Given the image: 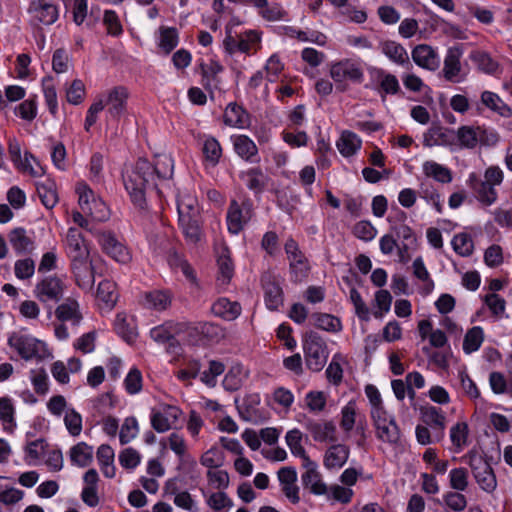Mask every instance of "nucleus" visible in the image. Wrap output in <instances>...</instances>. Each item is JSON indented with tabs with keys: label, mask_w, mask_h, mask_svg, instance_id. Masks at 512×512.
<instances>
[{
	"label": "nucleus",
	"mask_w": 512,
	"mask_h": 512,
	"mask_svg": "<svg viewBox=\"0 0 512 512\" xmlns=\"http://www.w3.org/2000/svg\"><path fill=\"white\" fill-rule=\"evenodd\" d=\"M173 168V160L169 156H159L153 163L145 158H139L131 171L123 174L124 186L132 203L144 209L148 190L155 191L161 196L159 182L171 179Z\"/></svg>",
	"instance_id": "obj_1"
},
{
	"label": "nucleus",
	"mask_w": 512,
	"mask_h": 512,
	"mask_svg": "<svg viewBox=\"0 0 512 512\" xmlns=\"http://www.w3.org/2000/svg\"><path fill=\"white\" fill-rule=\"evenodd\" d=\"M464 459L468 460L473 476L480 488L487 493H492L497 486L496 476L490 462L492 457L484 458L472 449L464 456Z\"/></svg>",
	"instance_id": "obj_2"
},
{
	"label": "nucleus",
	"mask_w": 512,
	"mask_h": 512,
	"mask_svg": "<svg viewBox=\"0 0 512 512\" xmlns=\"http://www.w3.org/2000/svg\"><path fill=\"white\" fill-rule=\"evenodd\" d=\"M303 350L306 366L313 372L323 369L327 361V345L315 331H307L303 335Z\"/></svg>",
	"instance_id": "obj_3"
},
{
	"label": "nucleus",
	"mask_w": 512,
	"mask_h": 512,
	"mask_svg": "<svg viewBox=\"0 0 512 512\" xmlns=\"http://www.w3.org/2000/svg\"><path fill=\"white\" fill-rule=\"evenodd\" d=\"M330 76L336 83V88L340 92H345L348 85L345 80L355 84H361L364 80V73L359 62L352 59H343L331 65Z\"/></svg>",
	"instance_id": "obj_4"
},
{
	"label": "nucleus",
	"mask_w": 512,
	"mask_h": 512,
	"mask_svg": "<svg viewBox=\"0 0 512 512\" xmlns=\"http://www.w3.org/2000/svg\"><path fill=\"white\" fill-rule=\"evenodd\" d=\"M65 288L66 285L61 278L49 275L35 285L34 295L51 310L52 306L49 303H58L62 300Z\"/></svg>",
	"instance_id": "obj_5"
},
{
	"label": "nucleus",
	"mask_w": 512,
	"mask_h": 512,
	"mask_svg": "<svg viewBox=\"0 0 512 512\" xmlns=\"http://www.w3.org/2000/svg\"><path fill=\"white\" fill-rule=\"evenodd\" d=\"M77 193L79 194V206L84 213L89 214L97 221H104L108 218V209L105 203L96 200L93 191L87 185H79Z\"/></svg>",
	"instance_id": "obj_6"
},
{
	"label": "nucleus",
	"mask_w": 512,
	"mask_h": 512,
	"mask_svg": "<svg viewBox=\"0 0 512 512\" xmlns=\"http://www.w3.org/2000/svg\"><path fill=\"white\" fill-rule=\"evenodd\" d=\"M98 242L105 254L115 261L126 264L131 260L129 250L116 238L111 231H97Z\"/></svg>",
	"instance_id": "obj_7"
},
{
	"label": "nucleus",
	"mask_w": 512,
	"mask_h": 512,
	"mask_svg": "<svg viewBox=\"0 0 512 512\" xmlns=\"http://www.w3.org/2000/svg\"><path fill=\"white\" fill-rule=\"evenodd\" d=\"M189 336H197L202 345L219 343L225 337V330L212 322H199L189 330Z\"/></svg>",
	"instance_id": "obj_8"
},
{
	"label": "nucleus",
	"mask_w": 512,
	"mask_h": 512,
	"mask_svg": "<svg viewBox=\"0 0 512 512\" xmlns=\"http://www.w3.org/2000/svg\"><path fill=\"white\" fill-rule=\"evenodd\" d=\"M128 97L129 92L124 86H116L108 92L105 106L113 120H119L126 113Z\"/></svg>",
	"instance_id": "obj_9"
},
{
	"label": "nucleus",
	"mask_w": 512,
	"mask_h": 512,
	"mask_svg": "<svg viewBox=\"0 0 512 512\" xmlns=\"http://www.w3.org/2000/svg\"><path fill=\"white\" fill-rule=\"evenodd\" d=\"M462 50L459 47H450L444 59L442 69L443 77L452 83H459L464 80L465 74H462L460 58Z\"/></svg>",
	"instance_id": "obj_10"
},
{
	"label": "nucleus",
	"mask_w": 512,
	"mask_h": 512,
	"mask_svg": "<svg viewBox=\"0 0 512 512\" xmlns=\"http://www.w3.org/2000/svg\"><path fill=\"white\" fill-rule=\"evenodd\" d=\"M261 285L264 290L266 307L271 311L278 310L283 305V290L280 285L269 273L261 276Z\"/></svg>",
	"instance_id": "obj_11"
},
{
	"label": "nucleus",
	"mask_w": 512,
	"mask_h": 512,
	"mask_svg": "<svg viewBox=\"0 0 512 512\" xmlns=\"http://www.w3.org/2000/svg\"><path fill=\"white\" fill-rule=\"evenodd\" d=\"M88 258L71 260V269L77 286L83 290H90L95 281L94 268L88 263Z\"/></svg>",
	"instance_id": "obj_12"
},
{
	"label": "nucleus",
	"mask_w": 512,
	"mask_h": 512,
	"mask_svg": "<svg viewBox=\"0 0 512 512\" xmlns=\"http://www.w3.org/2000/svg\"><path fill=\"white\" fill-rule=\"evenodd\" d=\"M37 344L38 340L35 338L16 332L12 333L8 338V345L14 348L25 360H30L37 355Z\"/></svg>",
	"instance_id": "obj_13"
},
{
	"label": "nucleus",
	"mask_w": 512,
	"mask_h": 512,
	"mask_svg": "<svg viewBox=\"0 0 512 512\" xmlns=\"http://www.w3.org/2000/svg\"><path fill=\"white\" fill-rule=\"evenodd\" d=\"M28 11L44 25H52L59 17L57 6L47 0H33Z\"/></svg>",
	"instance_id": "obj_14"
},
{
	"label": "nucleus",
	"mask_w": 512,
	"mask_h": 512,
	"mask_svg": "<svg viewBox=\"0 0 512 512\" xmlns=\"http://www.w3.org/2000/svg\"><path fill=\"white\" fill-rule=\"evenodd\" d=\"M223 122L230 127L247 128L251 123L250 114L243 106L231 102L224 111Z\"/></svg>",
	"instance_id": "obj_15"
},
{
	"label": "nucleus",
	"mask_w": 512,
	"mask_h": 512,
	"mask_svg": "<svg viewBox=\"0 0 512 512\" xmlns=\"http://www.w3.org/2000/svg\"><path fill=\"white\" fill-rule=\"evenodd\" d=\"M413 61L421 68L435 71L439 67V58L434 49L427 44H419L412 50Z\"/></svg>",
	"instance_id": "obj_16"
},
{
	"label": "nucleus",
	"mask_w": 512,
	"mask_h": 512,
	"mask_svg": "<svg viewBox=\"0 0 512 512\" xmlns=\"http://www.w3.org/2000/svg\"><path fill=\"white\" fill-rule=\"evenodd\" d=\"M424 145L454 146L456 145L455 131L440 125H432L424 135Z\"/></svg>",
	"instance_id": "obj_17"
},
{
	"label": "nucleus",
	"mask_w": 512,
	"mask_h": 512,
	"mask_svg": "<svg viewBox=\"0 0 512 512\" xmlns=\"http://www.w3.org/2000/svg\"><path fill=\"white\" fill-rule=\"evenodd\" d=\"M199 67L201 70V84L213 97V90L218 89L221 82L218 75L223 71V66L212 60L210 64L200 63Z\"/></svg>",
	"instance_id": "obj_18"
},
{
	"label": "nucleus",
	"mask_w": 512,
	"mask_h": 512,
	"mask_svg": "<svg viewBox=\"0 0 512 512\" xmlns=\"http://www.w3.org/2000/svg\"><path fill=\"white\" fill-rule=\"evenodd\" d=\"M235 153L243 160L250 163H258V147L255 142L247 135H237L232 137Z\"/></svg>",
	"instance_id": "obj_19"
},
{
	"label": "nucleus",
	"mask_w": 512,
	"mask_h": 512,
	"mask_svg": "<svg viewBox=\"0 0 512 512\" xmlns=\"http://www.w3.org/2000/svg\"><path fill=\"white\" fill-rule=\"evenodd\" d=\"M179 226L187 241L196 244L202 237V220L201 214L182 215L178 217Z\"/></svg>",
	"instance_id": "obj_20"
},
{
	"label": "nucleus",
	"mask_w": 512,
	"mask_h": 512,
	"mask_svg": "<svg viewBox=\"0 0 512 512\" xmlns=\"http://www.w3.org/2000/svg\"><path fill=\"white\" fill-rule=\"evenodd\" d=\"M305 428L310 432L312 438L317 442L337 441V437L335 435L336 427L332 421L322 423L308 419L305 423Z\"/></svg>",
	"instance_id": "obj_21"
},
{
	"label": "nucleus",
	"mask_w": 512,
	"mask_h": 512,
	"mask_svg": "<svg viewBox=\"0 0 512 512\" xmlns=\"http://www.w3.org/2000/svg\"><path fill=\"white\" fill-rule=\"evenodd\" d=\"M372 79L379 82L377 90L381 93V97L384 100V94H397L400 91L399 81L395 75L386 73L383 69L372 68L370 70Z\"/></svg>",
	"instance_id": "obj_22"
},
{
	"label": "nucleus",
	"mask_w": 512,
	"mask_h": 512,
	"mask_svg": "<svg viewBox=\"0 0 512 512\" xmlns=\"http://www.w3.org/2000/svg\"><path fill=\"white\" fill-rule=\"evenodd\" d=\"M350 455V449L345 444L331 445L324 455V466L331 470L345 465Z\"/></svg>",
	"instance_id": "obj_23"
},
{
	"label": "nucleus",
	"mask_w": 512,
	"mask_h": 512,
	"mask_svg": "<svg viewBox=\"0 0 512 512\" xmlns=\"http://www.w3.org/2000/svg\"><path fill=\"white\" fill-rule=\"evenodd\" d=\"M66 241L71 260L79 258H88L89 251L84 244L83 234L77 228H69L66 236Z\"/></svg>",
	"instance_id": "obj_24"
},
{
	"label": "nucleus",
	"mask_w": 512,
	"mask_h": 512,
	"mask_svg": "<svg viewBox=\"0 0 512 512\" xmlns=\"http://www.w3.org/2000/svg\"><path fill=\"white\" fill-rule=\"evenodd\" d=\"M469 185L478 194V199L485 205H491L496 201L497 192L494 186L481 180L475 173L470 174Z\"/></svg>",
	"instance_id": "obj_25"
},
{
	"label": "nucleus",
	"mask_w": 512,
	"mask_h": 512,
	"mask_svg": "<svg viewBox=\"0 0 512 512\" xmlns=\"http://www.w3.org/2000/svg\"><path fill=\"white\" fill-rule=\"evenodd\" d=\"M241 305L234 301L231 302L228 298H219L213 303L211 311L215 316H218L226 321L235 320L241 314Z\"/></svg>",
	"instance_id": "obj_26"
},
{
	"label": "nucleus",
	"mask_w": 512,
	"mask_h": 512,
	"mask_svg": "<svg viewBox=\"0 0 512 512\" xmlns=\"http://www.w3.org/2000/svg\"><path fill=\"white\" fill-rule=\"evenodd\" d=\"M240 208L239 203L236 200H232L227 211L228 230L235 235L240 233L244 225L250 220L246 219V214Z\"/></svg>",
	"instance_id": "obj_27"
},
{
	"label": "nucleus",
	"mask_w": 512,
	"mask_h": 512,
	"mask_svg": "<svg viewBox=\"0 0 512 512\" xmlns=\"http://www.w3.org/2000/svg\"><path fill=\"white\" fill-rule=\"evenodd\" d=\"M247 178L246 186L253 191L255 195L261 194L269 181V177L264 174L260 167H253L241 175V178Z\"/></svg>",
	"instance_id": "obj_28"
},
{
	"label": "nucleus",
	"mask_w": 512,
	"mask_h": 512,
	"mask_svg": "<svg viewBox=\"0 0 512 512\" xmlns=\"http://www.w3.org/2000/svg\"><path fill=\"white\" fill-rule=\"evenodd\" d=\"M420 414L422 421L427 426L438 429L441 436H443L446 417L440 408L435 406H421Z\"/></svg>",
	"instance_id": "obj_29"
},
{
	"label": "nucleus",
	"mask_w": 512,
	"mask_h": 512,
	"mask_svg": "<svg viewBox=\"0 0 512 512\" xmlns=\"http://www.w3.org/2000/svg\"><path fill=\"white\" fill-rule=\"evenodd\" d=\"M477 130V126H460L455 132L456 145L461 149H474L479 143Z\"/></svg>",
	"instance_id": "obj_30"
},
{
	"label": "nucleus",
	"mask_w": 512,
	"mask_h": 512,
	"mask_svg": "<svg viewBox=\"0 0 512 512\" xmlns=\"http://www.w3.org/2000/svg\"><path fill=\"white\" fill-rule=\"evenodd\" d=\"M55 315L62 322L73 321L74 323H79L82 319L78 302L70 297L56 308Z\"/></svg>",
	"instance_id": "obj_31"
},
{
	"label": "nucleus",
	"mask_w": 512,
	"mask_h": 512,
	"mask_svg": "<svg viewBox=\"0 0 512 512\" xmlns=\"http://www.w3.org/2000/svg\"><path fill=\"white\" fill-rule=\"evenodd\" d=\"M382 52L393 62L397 64H407L411 66L408 53L405 48L395 41H384L381 43Z\"/></svg>",
	"instance_id": "obj_32"
},
{
	"label": "nucleus",
	"mask_w": 512,
	"mask_h": 512,
	"mask_svg": "<svg viewBox=\"0 0 512 512\" xmlns=\"http://www.w3.org/2000/svg\"><path fill=\"white\" fill-rule=\"evenodd\" d=\"M70 460L79 467H87L93 460V448L85 442H79L70 449Z\"/></svg>",
	"instance_id": "obj_33"
},
{
	"label": "nucleus",
	"mask_w": 512,
	"mask_h": 512,
	"mask_svg": "<svg viewBox=\"0 0 512 512\" xmlns=\"http://www.w3.org/2000/svg\"><path fill=\"white\" fill-rule=\"evenodd\" d=\"M36 189L42 204L46 208L52 209L58 202L55 182L50 179L45 182H37Z\"/></svg>",
	"instance_id": "obj_34"
},
{
	"label": "nucleus",
	"mask_w": 512,
	"mask_h": 512,
	"mask_svg": "<svg viewBox=\"0 0 512 512\" xmlns=\"http://www.w3.org/2000/svg\"><path fill=\"white\" fill-rule=\"evenodd\" d=\"M361 143V140L355 133L344 131L337 141L336 146L344 157H350L361 148Z\"/></svg>",
	"instance_id": "obj_35"
},
{
	"label": "nucleus",
	"mask_w": 512,
	"mask_h": 512,
	"mask_svg": "<svg viewBox=\"0 0 512 512\" xmlns=\"http://www.w3.org/2000/svg\"><path fill=\"white\" fill-rule=\"evenodd\" d=\"M179 43V33L175 27L161 26L159 28V48L164 54H170Z\"/></svg>",
	"instance_id": "obj_36"
},
{
	"label": "nucleus",
	"mask_w": 512,
	"mask_h": 512,
	"mask_svg": "<svg viewBox=\"0 0 512 512\" xmlns=\"http://www.w3.org/2000/svg\"><path fill=\"white\" fill-rule=\"evenodd\" d=\"M0 421L3 424V429L9 433H12L16 427L15 407L7 396L0 398Z\"/></svg>",
	"instance_id": "obj_37"
},
{
	"label": "nucleus",
	"mask_w": 512,
	"mask_h": 512,
	"mask_svg": "<svg viewBox=\"0 0 512 512\" xmlns=\"http://www.w3.org/2000/svg\"><path fill=\"white\" fill-rule=\"evenodd\" d=\"M8 238L17 254L25 253L33 248V241L26 235V231L22 227L11 230Z\"/></svg>",
	"instance_id": "obj_38"
},
{
	"label": "nucleus",
	"mask_w": 512,
	"mask_h": 512,
	"mask_svg": "<svg viewBox=\"0 0 512 512\" xmlns=\"http://www.w3.org/2000/svg\"><path fill=\"white\" fill-rule=\"evenodd\" d=\"M315 327L327 332L336 333L342 330L341 320L327 313H313L311 315Z\"/></svg>",
	"instance_id": "obj_39"
},
{
	"label": "nucleus",
	"mask_w": 512,
	"mask_h": 512,
	"mask_svg": "<svg viewBox=\"0 0 512 512\" xmlns=\"http://www.w3.org/2000/svg\"><path fill=\"white\" fill-rule=\"evenodd\" d=\"M481 102L503 117H510L512 114L511 108L506 105L496 93L484 91L481 94Z\"/></svg>",
	"instance_id": "obj_40"
},
{
	"label": "nucleus",
	"mask_w": 512,
	"mask_h": 512,
	"mask_svg": "<svg viewBox=\"0 0 512 512\" xmlns=\"http://www.w3.org/2000/svg\"><path fill=\"white\" fill-rule=\"evenodd\" d=\"M96 296L107 308H113L118 298L116 284L110 280L101 281L98 285Z\"/></svg>",
	"instance_id": "obj_41"
},
{
	"label": "nucleus",
	"mask_w": 512,
	"mask_h": 512,
	"mask_svg": "<svg viewBox=\"0 0 512 512\" xmlns=\"http://www.w3.org/2000/svg\"><path fill=\"white\" fill-rule=\"evenodd\" d=\"M217 265L222 282L228 284L234 275V264L228 247L221 249V253L217 258Z\"/></svg>",
	"instance_id": "obj_42"
},
{
	"label": "nucleus",
	"mask_w": 512,
	"mask_h": 512,
	"mask_svg": "<svg viewBox=\"0 0 512 512\" xmlns=\"http://www.w3.org/2000/svg\"><path fill=\"white\" fill-rule=\"evenodd\" d=\"M302 483L315 495H323L327 492V486L322 482L320 474L314 468L302 474Z\"/></svg>",
	"instance_id": "obj_43"
},
{
	"label": "nucleus",
	"mask_w": 512,
	"mask_h": 512,
	"mask_svg": "<svg viewBox=\"0 0 512 512\" xmlns=\"http://www.w3.org/2000/svg\"><path fill=\"white\" fill-rule=\"evenodd\" d=\"M423 170L426 176L433 177L438 182L450 183L452 181L450 169L434 161H426Z\"/></svg>",
	"instance_id": "obj_44"
},
{
	"label": "nucleus",
	"mask_w": 512,
	"mask_h": 512,
	"mask_svg": "<svg viewBox=\"0 0 512 512\" xmlns=\"http://www.w3.org/2000/svg\"><path fill=\"white\" fill-rule=\"evenodd\" d=\"M484 340L483 329L480 326L470 328L464 336L463 350L466 354L477 351Z\"/></svg>",
	"instance_id": "obj_45"
},
{
	"label": "nucleus",
	"mask_w": 512,
	"mask_h": 512,
	"mask_svg": "<svg viewBox=\"0 0 512 512\" xmlns=\"http://www.w3.org/2000/svg\"><path fill=\"white\" fill-rule=\"evenodd\" d=\"M376 429V436L382 442L397 444L400 441L401 431L396 421L393 424L381 425Z\"/></svg>",
	"instance_id": "obj_46"
},
{
	"label": "nucleus",
	"mask_w": 512,
	"mask_h": 512,
	"mask_svg": "<svg viewBox=\"0 0 512 512\" xmlns=\"http://www.w3.org/2000/svg\"><path fill=\"white\" fill-rule=\"evenodd\" d=\"M9 154L11 156V160L14 162V164L20 168L23 171H28L29 174L33 177L38 176L39 174L34 170V168L28 163V158L35 159L34 156L31 153L26 152L25 153V162L22 163L20 161L21 159V150L18 143L9 144Z\"/></svg>",
	"instance_id": "obj_47"
},
{
	"label": "nucleus",
	"mask_w": 512,
	"mask_h": 512,
	"mask_svg": "<svg viewBox=\"0 0 512 512\" xmlns=\"http://www.w3.org/2000/svg\"><path fill=\"white\" fill-rule=\"evenodd\" d=\"M451 243L454 251L460 256L468 257L473 253L474 244L468 233L456 234Z\"/></svg>",
	"instance_id": "obj_48"
},
{
	"label": "nucleus",
	"mask_w": 512,
	"mask_h": 512,
	"mask_svg": "<svg viewBox=\"0 0 512 512\" xmlns=\"http://www.w3.org/2000/svg\"><path fill=\"white\" fill-rule=\"evenodd\" d=\"M225 454L217 448L212 447L206 451L200 458V463L207 468H219L224 464Z\"/></svg>",
	"instance_id": "obj_49"
},
{
	"label": "nucleus",
	"mask_w": 512,
	"mask_h": 512,
	"mask_svg": "<svg viewBox=\"0 0 512 512\" xmlns=\"http://www.w3.org/2000/svg\"><path fill=\"white\" fill-rule=\"evenodd\" d=\"M202 151L205 159L213 165L219 162L222 155L221 145L214 137H209L205 140Z\"/></svg>",
	"instance_id": "obj_50"
},
{
	"label": "nucleus",
	"mask_w": 512,
	"mask_h": 512,
	"mask_svg": "<svg viewBox=\"0 0 512 512\" xmlns=\"http://www.w3.org/2000/svg\"><path fill=\"white\" fill-rule=\"evenodd\" d=\"M450 487L456 491H465L468 487V470L466 468H454L449 473Z\"/></svg>",
	"instance_id": "obj_51"
},
{
	"label": "nucleus",
	"mask_w": 512,
	"mask_h": 512,
	"mask_svg": "<svg viewBox=\"0 0 512 512\" xmlns=\"http://www.w3.org/2000/svg\"><path fill=\"white\" fill-rule=\"evenodd\" d=\"M289 268L291 274V281L296 284L304 281L308 277L310 271V266L308 264L307 259L290 261Z\"/></svg>",
	"instance_id": "obj_52"
},
{
	"label": "nucleus",
	"mask_w": 512,
	"mask_h": 512,
	"mask_svg": "<svg viewBox=\"0 0 512 512\" xmlns=\"http://www.w3.org/2000/svg\"><path fill=\"white\" fill-rule=\"evenodd\" d=\"M286 443L290 448L291 453L294 456H304L306 450L301 444L302 441V433L298 429H293L287 432L286 434Z\"/></svg>",
	"instance_id": "obj_53"
},
{
	"label": "nucleus",
	"mask_w": 512,
	"mask_h": 512,
	"mask_svg": "<svg viewBox=\"0 0 512 512\" xmlns=\"http://www.w3.org/2000/svg\"><path fill=\"white\" fill-rule=\"evenodd\" d=\"M51 82V77L43 79V91L48 109L52 115H55L58 109L57 93L55 87L51 84Z\"/></svg>",
	"instance_id": "obj_54"
},
{
	"label": "nucleus",
	"mask_w": 512,
	"mask_h": 512,
	"mask_svg": "<svg viewBox=\"0 0 512 512\" xmlns=\"http://www.w3.org/2000/svg\"><path fill=\"white\" fill-rule=\"evenodd\" d=\"M85 96V85L82 80L75 79L67 89V101L73 105H79L83 102Z\"/></svg>",
	"instance_id": "obj_55"
},
{
	"label": "nucleus",
	"mask_w": 512,
	"mask_h": 512,
	"mask_svg": "<svg viewBox=\"0 0 512 512\" xmlns=\"http://www.w3.org/2000/svg\"><path fill=\"white\" fill-rule=\"evenodd\" d=\"M468 425L466 422L456 423L450 430V438L453 445L457 448H461L466 444L468 438Z\"/></svg>",
	"instance_id": "obj_56"
},
{
	"label": "nucleus",
	"mask_w": 512,
	"mask_h": 512,
	"mask_svg": "<svg viewBox=\"0 0 512 512\" xmlns=\"http://www.w3.org/2000/svg\"><path fill=\"white\" fill-rule=\"evenodd\" d=\"M15 113L26 121H33L37 116V103L35 98L26 99L21 102L16 108Z\"/></svg>",
	"instance_id": "obj_57"
},
{
	"label": "nucleus",
	"mask_w": 512,
	"mask_h": 512,
	"mask_svg": "<svg viewBox=\"0 0 512 512\" xmlns=\"http://www.w3.org/2000/svg\"><path fill=\"white\" fill-rule=\"evenodd\" d=\"M138 422L134 417H128L124 420L121 427L119 439L122 445L130 442L137 434Z\"/></svg>",
	"instance_id": "obj_58"
},
{
	"label": "nucleus",
	"mask_w": 512,
	"mask_h": 512,
	"mask_svg": "<svg viewBox=\"0 0 512 512\" xmlns=\"http://www.w3.org/2000/svg\"><path fill=\"white\" fill-rule=\"evenodd\" d=\"M173 333L174 325L171 322H166L162 325L152 328L150 331V336L155 342L159 344H165L169 339H171Z\"/></svg>",
	"instance_id": "obj_59"
},
{
	"label": "nucleus",
	"mask_w": 512,
	"mask_h": 512,
	"mask_svg": "<svg viewBox=\"0 0 512 512\" xmlns=\"http://www.w3.org/2000/svg\"><path fill=\"white\" fill-rule=\"evenodd\" d=\"M125 389L129 394H136L142 389V374L138 368H132L124 380Z\"/></svg>",
	"instance_id": "obj_60"
},
{
	"label": "nucleus",
	"mask_w": 512,
	"mask_h": 512,
	"mask_svg": "<svg viewBox=\"0 0 512 512\" xmlns=\"http://www.w3.org/2000/svg\"><path fill=\"white\" fill-rule=\"evenodd\" d=\"M350 299L355 307V312L357 316L362 321H369L370 320V311L365 302L363 301L360 293L356 288H352L350 290Z\"/></svg>",
	"instance_id": "obj_61"
},
{
	"label": "nucleus",
	"mask_w": 512,
	"mask_h": 512,
	"mask_svg": "<svg viewBox=\"0 0 512 512\" xmlns=\"http://www.w3.org/2000/svg\"><path fill=\"white\" fill-rule=\"evenodd\" d=\"M115 330L127 342L133 341L137 336L134 328L130 327L126 317L122 314H118L116 317Z\"/></svg>",
	"instance_id": "obj_62"
},
{
	"label": "nucleus",
	"mask_w": 512,
	"mask_h": 512,
	"mask_svg": "<svg viewBox=\"0 0 512 512\" xmlns=\"http://www.w3.org/2000/svg\"><path fill=\"white\" fill-rule=\"evenodd\" d=\"M64 423L72 436H78L82 430V417L74 409L69 410L65 417Z\"/></svg>",
	"instance_id": "obj_63"
},
{
	"label": "nucleus",
	"mask_w": 512,
	"mask_h": 512,
	"mask_svg": "<svg viewBox=\"0 0 512 512\" xmlns=\"http://www.w3.org/2000/svg\"><path fill=\"white\" fill-rule=\"evenodd\" d=\"M103 22L107 27V33L113 36H119L123 32L122 25L119 17L113 10H106L104 12Z\"/></svg>",
	"instance_id": "obj_64"
}]
</instances>
